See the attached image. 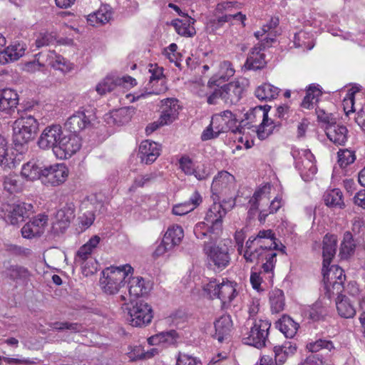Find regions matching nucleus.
<instances>
[{"mask_svg":"<svg viewBox=\"0 0 365 365\" xmlns=\"http://www.w3.org/2000/svg\"><path fill=\"white\" fill-rule=\"evenodd\" d=\"M43 168L44 165L41 166L36 163L29 162L23 165L21 173L27 180L32 181L41 180L42 181Z\"/></svg>","mask_w":365,"mask_h":365,"instance_id":"nucleus-28","label":"nucleus"},{"mask_svg":"<svg viewBox=\"0 0 365 365\" xmlns=\"http://www.w3.org/2000/svg\"><path fill=\"white\" fill-rule=\"evenodd\" d=\"M206 227L207 224L205 222H199L195 226L194 233L197 239L203 240L209 235L205 229Z\"/></svg>","mask_w":365,"mask_h":365,"instance_id":"nucleus-61","label":"nucleus"},{"mask_svg":"<svg viewBox=\"0 0 365 365\" xmlns=\"http://www.w3.org/2000/svg\"><path fill=\"white\" fill-rule=\"evenodd\" d=\"M275 326L286 338H293L299 327V324L287 314H284L276 322Z\"/></svg>","mask_w":365,"mask_h":365,"instance_id":"nucleus-23","label":"nucleus"},{"mask_svg":"<svg viewBox=\"0 0 365 365\" xmlns=\"http://www.w3.org/2000/svg\"><path fill=\"white\" fill-rule=\"evenodd\" d=\"M337 247V238L334 235L327 234L323 239L322 247V269H328L330 266L332 259L335 256Z\"/></svg>","mask_w":365,"mask_h":365,"instance_id":"nucleus-16","label":"nucleus"},{"mask_svg":"<svg viewBox=\"0 0 365 365\" xmlns=\"http://www.w3.org/2000/svg\"><path fill=\"white\" fill-rule=\"evenodd\" d=\"M7 153V142L6 139L0 135V165L6 168H11V164L14 165V163L11 158H8Z\"/></svg>","mask_w":365,"mask_h":365,"instance_id":"nucleus-40","label":"nucleus"},{"mask_svg":"<svg viewBox=\"0 0 365 365\" xmlns=\"http://www.w3.org/2000/svg\"><path fill=\"white\" fill-rule=\"evenodd\" d=\"M133 272V268L129 264L120 267H106L102 272L103 278L100 279L104 292L110 295L116 294L125 286V278Z\"/></svg>","mask_w":365,"mask_h":365,"instance_id":"nucleus-1","label":"nucleus"},{"mask_svg":"<svg viewBox=\"0 0 365 365\" xmlns=\"http://www.w3.org/2000/svg\"><path fill=\"white\" fill-rule=\"evenodd\" d=\"M322 95V91L314 85H310L306 91V96L304 97L301 106L309 109L313 104V101H319V97Z\"/></svg>","mask_w":365,"mask_h":365,"instance_id":"nucleus-35","label":"nucleus"},{"mask_svg":"<svg viewBox=\"0 0 365 365\" xmlns=\"http://www.w3.org/2000/svg\"><path fill=\"white\" fill-rule=\"evenodd\" d=\"M222 100L227 104H236L242 98L244 91L239 81H232L221 86Z\"/></svg>","mask_w":365,"mask_h":365,"instance_id":"nucleus-17","label":"nucleus"},{"mask_svg":"<svg viewBox=\"0 0 365 365\" xmlns=\"http://www.w3.org/2000/svg\"><path fill=\"white\" fill-rule=\"evenodd\" d=\"M194 210V207H190L189 202H185L174 205L172 210L173 214L175 215H184Z\"/></svg>","mask_w":365,"mask_h":365,"instance_id":"nucleus-55","label":"nucleus"},{"mask_svg":"<svg viewBox=\"0 0 365 365\" xmlns=\"http://www.w3.org/2000/svg\"><path fill=\"white\" fill-rule=\"evenodd\" d=\"M113 11L108 4H103L99 8L98 11L89 14L87 16L88 21H93V18L95 17L96 23H108L112 20Z\"/></svg>","mask_w":365,"mask_h":365,"instance_id":"nucleus-32","label":"nucleus"},{"mask_svg":"<svg viewBox=\"0 0 365 365\" xmlns=\"http://www.w3.org/2000/svg\"><path fill=\"white\" fill-rule=\"evenodd\" d=\"M236 286V282L230 281L219 284L217 298L221 300L222 304H225L227 301L230 303L236 297L237 295Z\"/></svg>","mask_w":365,"mask_h":365,"instance_id":"nucleus-26","label":"nucleus"},{"mask_svg":"<svg viewBox=\"0 0 365 365\" xmlns=\"http://www.w3.org/2000/svg\"><path fill=\"white\" fill-rule=\"evenodd\" d=\"M19 104V95L11 88L3 89L0 93V110L11 113Z\"/></svg>","mask_w":365,"mask_h":365,"instance_id":"nucleus-21","label":"nucleus"},{"mask_svg":"<svg viewBox=\"0 0 365 365\" xmlns=\"http://www.w3.org/2000/svg\"><path fill=\"white\" fill-rule=\"evenodd\" d=\"M226 201H223L222 203L220 204L219 207L223 210V215L221 214L220 211H218L219 217L212 220L213 215L216 217L215 212L210 209L208 212L207 213L205 220L207 221H210L212 225L208 226L207 225L206 230L209 235V239L207 242H212V244H215L220 235L222 232V217L226 213L227 207H225Z\"/></svg>","mask_w":365,"mask_h":365,"instance_id":"nucleus-12","label":"nucleus"},{"mask_svg":"<svg viewBox=\"0 0 365 365\" xmlns=\"http://www.w3.org/2000/svg\"><path fill=\"white\" fill-rule=\"evenodd\" d=\"M96 118L93 109H84L72 115L66 122L65 127L69 133L78 135L83 129L91 127Z\"/></svg>","mask_w":365,"mask_h":365,"instance_id":"nucleus-7","label":"nucleus"},{"mask_svg":"<svg viewBox=\"0 0 365 365\" xmlns=\"http://www.w3.org/2000/svg\"><path fill=\"white\" fill-rule=\"evenodd\" d=\"M68 170L63 163L44 165L42 183L46 186H58L68 177Z\"/></svg>","mask_w":365,"mask_h":365,"instance_id":"nucleus-8","label":"nucleus"},{"mask_svg":"<svg viewBox=\"0 0 365 365\" xmlns=\"http://www.w3.org/2000/svg\"><path fill=\"white\" fill-rule=\"evenodd\" d=\"M57 39V33L55 31L41 32L36 38L35 44L37 48L48 46Z\"/></svg>","mask_w":365,"mask_h":365,"instance_id":"nucleus-42","label":"nucleus"},{"mask_svg":"<svg viewBox=\"0 0 365 365\" xmlns=\"http://www.w3.org/2000/svg\"><path fill=\"white\" fill-rule=\"evenodd\" d=\"M222 130L215 131L212 128V121L211 123L205 129L201 135V140L202 141L208 140L210 139L217 138Z\"/></svg>","mask_w":365,"mask_h":365,"instance_id":"nucleus-53","label":"nucleus"},{"mask_svg":"<svg viewBox=\"0 0 365 365\" xmlns=\"http://www.w3.org/2000/svg\"><path fill=\"white\" fill-rule=\"evenodd\" d=\"M356 249V244L352 234L349 231L344 233L343 241L339 249V256L342 259H347L351 257Z\"/></svg>","mask_w":365,"mask_h":365,"instance_id":"nucleus-27","label":"nucleus"},{"mask_svg":"<svg viewBox=\"0 0 365 365\" xmlns=\"http://www.w3.org/2000/svg\"><path fill=\"white\" fill-rule=\"evenodd\" d=\"M264 60V54L258 56L249 55L245 62V67L249 70H259L263 68L266 65Z\"/></svg>","mask_w":365,"mask_h":365,"instance_id":"nucleus-38","label":"nucleus"},{"mask_svg":"<svg viewBox=\"0 0 365 365\" xmlns=\"http://www.w3.org/2000/svg\"><path fill=\"white\" fill-rule=\"evenodd\" d=\"M308 313L309 318L317 322L324 319V317L327 315V310L320 304L316 303L310 307Z\"/></svg>","mask_w":365,"mask_h":365,"instance_id":"nucleus-44","label":"nucleus"},{"mask_svg":"<svg viewBox=\"0 0 365 365\" xmlns=\"http://www.w3.org/2000/svg\"><path fill=\"white\" fill-rule=\"evenodd\" d=\"M1 274L12 282H21L24 284H27L31 275L26 267L19 264H10L6 267Z\"/></svg>","mask_w":365,"mask_h":365,"instance_id":"nucleus-14","label":"nucleus"},{"mask_svg":"<svg viewBox=\"0 0 365 365\" xmlns=\"http://www.w3.org/2000/svg\"><path fill=\"white\" fill-rule=\"evenodd\" d=\"M338 158V163L341 168H346L356 160L354 152L348 149L339 152Z\"/></svg>","mask_w":365,"mask_h":365,"instance_id":"nucleus-43","label":"nucleus"},{"mask_svg":"<svg viewBox=\"0 0 365 365\" xmlns=\"http://www.w3.org/2000/svg\"><path fill=\"white\" fill-rule=\"evenodd\" d=\"M100 241L101 237L98 235H94L86 244L82 245L76 253V262L83 264L88 258V256L91 255L93 250L99 244Z\"/></svg>","mask_w":365,"mask_h":365,"instance_id":"nucleus-25","label":"nucleus"},{"mask_svg":"<svg viewBox=\"0 0 365 365\" xmlns=\"http://www.w3.org/2000/svg\"><path fill=\"white\" fill-rule=\"evenodd\" d=\"M215 329L217 335V340L222 342L224 337L229 334L232 327V322L230 316H222L215 321Z\"/></svg>","mask_w":365,"mask_h":365,"instance_id":"nucleus-30","label":"nucleus"},{"mask_svg":"<svg viewBox=\"0 0 365 365\" xmlns=\"http://www.w3.org/2000/svg\"><path fill=\"white\" fill-rule=\"evenodd\" d=\"M76 207L72 202H66L56 212L53 229L56 232H64L75 218Z\"/></svg>","mask_w":365,"mask_h":365,"instance_id":"nucleus-10","label":"nucleus"},{"mask_svg":"<svg viewBox=\"0 0 365 365\" xmlns=\"http://www.w3.org/2000/svg\"><path fill=\"white\" fill-rule=\"evenodd\" d=\"M262 120L257 127V135L259 140H264L272 134L273 129L266 130V128L274 123V121L269 118L268 115H262Z\"/></svg>","mask_w":365,"mask_h":365,"instance_id":"nucleus-37","label":"nucleus"},{"mask_svg":"<svg viewBox=\"0 0 365 365\" xmlns=\"http://www.w3.org/2000/svg\"><path fill=\"white\" fill-rule=\"evenodd\" d=\"M262 118V113L259 111V107L255 106L251 108L246 113L244 114V118L240 121L239 125L235 130H233V133H242V130L245 128L250 129L254 125L252 123L258 121Z\"/></svg>","mask_w":365,"mask_h":365,"instance_id":"nucleus-24","label":"nucleus"},{"mask_svg":"<svg viewBox=\"0 0 365 365\" xmlns=\"http://www.w3.org/2000/svg\"><path fill=\"white\" fill-rule=\"evenodd\" d=\"M279 93V88L269 83H264L255 90V96L260 101H268L275 98Z\"/></svg>","mask_w":365,"mask_h":365,"instance_id":"nucleus-31","label":"nucleus"},{"mask_svg":"<svg viewBox=\"0 0 365 365\" xmlns=\"http://www.w3.org/2000/svg\"><path fill=\"white\" fill-rule=\"evenodd\" d=\"M237 4V2L232 1H222L217 4L216 6V11L222 12L223 11H227L225 15L222 16L218 19V23H225L230 21H240L244 23L246 20V16L241 12L232 13L229 12L234 5Z\"/></svg>","mask_w":365,"mask_h":365,"instance_id":"nucleus-19","label":"nucleus"},{"mask_svg":"<svg viewBox=\"0 0 365 365\" xmlns=\"http://www.w3.org/2000/svg\"><path fill=\"white\" fill-rule=\"evenodd\" d=\"M42 232V230H38V228L34 227L32 224H30L29 222L25 224L21 228L22 237L26 239L40 237Z\"/></svg>","mask_w":365,"mask_h":365,"instance_id":"nucleus-47","label":"nucleus"},{"mask_svg":"<svg viewBox=\"0 0 365 365\" xmlns=\"http://www.w3.org/2000/svg\"><path fill=\"white\" fill-rule=\"evenodd\" d=\"M161 145L149 140H143L139 146L138 155L142 163L152 164L160 154Z\"/></svg>","mask_w":365,"mask_h":365,"instance_id":"nucleus-13","label":"nucleus"},{"mask_svg":"<svg viewBox=\"0 0 365 365\" xmlns=\"http://www.w3.org/2000/svg\"><path fill=\"white\" fill-rule=\"evenodd\" d=\"M133 107H123L106 115V121L108 124L120 126L128 123L134 113Z\"/></svg>","mask_w":365,"mask_h":365,"instance_id":"nucleus-18","label":"nucleus"},{"mask_svg":"<svg viewBox=\"0 0 365 365\" xmlns=\"http://www.w3.org/2000/svg\"><path fill=\"white\" fill-rule=\"evenodd\" d=\"M132 307L128 308V317L126 318L129 324L136 327H145L150 324L153 318V312L151 306L143 300L134 303L130 299Z\"/></svg>","mask_w":365,"mask_h":365,"instance_id":"nucleus-3","label":"nucleus"},{"mask_svg":"<svg viewBox=\"0 0 365 365\" xmlns=\"http://www.w3.org/2000/svg\"><path fill=\"white\" fill-rule=\"evenodd\" d=\"M38 129L37 120L31 115L21 116L15 120L12 140L14 148L19 151L24 145L34 139Z\"/></svg>","mask_w":365,"mask_h":365,"instance_id":"nucleus-2","label":"nucleus"},{"mask_svg":"<svg viewBox=\"0 0 365 365\" xmlns=\"http://www.w3.org/2000/svg\"><path fill=\"white\" fill-rule=\"evenodd\" d=\"M81 148V138L78 135L63 133L58 145L54 150L55 155L60 159H68Z\"/></svg>","mask_w":365,"mask_h":365,"instance_id":"nucleus-5","label":"nucleus"},{"mask_svg":"<svg viewBox=\"0 0 365 365\" xmlns=\"http://www.w3.org/2000/svg\"><path fill=\"white\" fill-rule=\"evenodd\" d=\"M307 348L310 352L314 354L318 352L322 349L331 351L334 347L331 341L319 339L314 342L308 344L307 345Z\"/></svg>","mask_w":365,"mask_h":365,"instance_id":"nucleus-41","label":"nucleus"},{"mask_svg":"<svg viewBox=\"0 0 365 365\" xmlns=\"http://www.w3.org/2000/svg\"><path fill=\"white\" fill-rule=\"evenodd\" d=\"M201 364L200 360L187 354L179 353L176 365H198Z\"/></svg>","mask_w":365,"mask_h":365,"instance_id":"nucleus-49","label":"nucleus"},{"mask_svg":"<svg viewBox=\"0 0 365 365\" xmlns=\"http://www.w3.org/2000/svg\"><path fill=\"white\" fill-rule=\"evenodd\" d=\"M32 209L33 205L26 202L9 204L6 208L8 214L5 217L6 221L12 225H16L29 217Z\"/></svg>","mask_w":365,"mask_h":365,"instance_id":"nucleus-11","label":"nucleus"},{"mask_svg":"<svg viewBox=\"0 0 365 365\" xmlns=\"http://www.w3.org/2000/svg\"><path fill=\"white\" fill-rule=\"evenodd\" d=\"M355 205L365 209V189L361 190L354 197Z\"/></svg>","mask_w":365,"mask_h":365,"instance_id":"nucleus-64","label":"nucleus"},{"mask_svg":"<svg viewBox=\"0 0 365 365\" xmlns=\"http://www.w3.org/2000/svg\"><path fill=\"white\" fill-rule=\"evenodd\" d=\"M48 216L46 215H38L36 217L34 218L33 220L29 221L30 224H32L34 227L38 228L41 230L48 222Z\"/></svg>","mask_w":365,"mask_h":365,"instance_id":"nucleus-62","label":"nucleus"},{"mask_svg":"<svg viewBox=\"0 0 365 365\" xmlns=\"http://www.w3.org/2000/svg\"><path fill=\"white\" fill-rule=\"evenodd\" d=\"M325 133L327 138L336 145H344L347 140L348 130L344 125H336V120L327 125Z\"/></svg>","mask_w":365,"mask_h":365,"instance_id":"nucleus-20","label":"nucleus"},{"mask_svg":"<svg viewBox=\"0 0 365 365\" xmlns=\"http://www.w3.org/2000/svg\"><path fill=\"white\" fill-rule=\"evenodd\" d=\"M336 305L339 314L344 318H352L356 314L355 309L344 294L337 296Z\"/></svg>","mask_w":365,"mask_h":365,"instance_id":"nucleus-29","label":"nucleus"},{"mask_svg":"<svg viewBox=\"0 0 365 365\" xmlns=\"http://www.w3.org/2000/svg\"><path fill=\"white\" fill-rule=\"evenodd\" d=\"M325 205L328 207H339L342 208L344 206L343 202L342 193L337 189L332 190L331 192L324 195Z\"/></svg>","mask_w":365,"mask_h":365,"instance_id":"nucleus-36","label":"nucleus"},{"mask_svg":"<svg viewBox=\"0 0 365 365\" xmlns=\"http://www.w3.org/2000/svg\"><path fill=\"white\" fill-rule=\"evenodd\" d=\"M203 251L207 257L208 265L214 266V270L222 271L229 266L231 258L230 250L226 245L217 246L212 242H205Z\"/></svg>","mask_w":365,"mask_h":365,"instance_id":"nucleus-4","label":"nucleus"},{"mask_svg":"<svg viewBox=\"0 0 365 365\" xmlns=\"http://www.w3.org/2000/svg\"><path fill=\"white\" fill-rule=\"evenodd\" d=\"M263 255V246L260 245L259 248L255 249L254 251H249L246 250L244 254V257L247 262H252L254 259H257L258 261L260 259V256Z\"/></svg>","mask_w":365,"mask_h":365,"instance_id":"nucleus-54","label":"nucleus"},{"mask_svg":"<svg viewBox=\"0 0 365 365\" xmlns=\"http://www.w3.org/2000/svg\"><path fill=\"white\" fill-rule=\"evenodd\" d=\"M24 46L20 43L10 45L3 51L0 49V64L4 65L19 60L24 54Z\"/></svg>","mask_w":365,"mask_h":365,"instance_id":"nucleus-22","label":"nucleus"},{"mask_svg":"<svg viewBox=\"0 0 365 365\" xmlns=\"http://www.w3.org/2000/svg\"><path fill=\"white\" fill-rule=\"evenodd\" d=\"M128 287L130 297L137 299L148 294L152 289V284L142 277H133L129 278Z\"/></svg>","mask_w":365,"mask_h":365,"instance_id":"nucleus-15","label":"nucleus"},{"mask_svg":"<svg viewBox=\"0 0 365 365\" xmlns=\"http://www.w3.org/2000/svg\"><path fill=\"white\" fill-rule=\"evenodd\" d=\"M175 27L176 32L185 37H192L196 34L193 24H171Z\"/></svg>","mask_w":365,"mask_h":365,"instance_id":"nucleus-45","label":"nucleus"},{"mask_svg":"<svg viewBox=\"0 0 365 365\" xmlns=\"http://www.w3.org/2000/svg\"><path fill=\"white\" fill-rule=\"evenodd\" d=\"M167 232H170V236L174 240V243H177L178 245L180 243L184 236L182 228L178 225L173 228H169Z\"/></svg>","mask_w":365,"mask_h":365,"instance_id":"nucleus-58","label":"nucleus"},{"mask_svg":"<svg viewBox=\"0 0 365 365\" xmlns=\"http://www.w3.org/2000/svg\"><path fill=\"white\" fill-rule=\"evenodd\" d=\"M322 273L323 275V282H324V289L325 290L324 294L328 299H331L334 294V291H332V288L330 287V284H331L329 282L328 270H322Z\"/></svg>","mask_w":365,"mask_h":365,"instance_id":"nucleus-56","label":"nucleus"},{"mask_svg":"<svg viewBox=\"0 0 365 365\" xmlns=\"http://www.w3.org/2000/svg\"><path fill=\"white\" fill-rule=\"evenodd\" d=\"M63 133L62 128L59 124H52L46 126L38 139L37 144L38 147L42 150L52 149L54 153Z\"/></svg>","mask_w":365,"mask_h":365,"instance_id":"nucleus-9","label":"nucleus"},{"mask_svg":"<svg viewBox=\"0 0 365 365\" xmlns=\"http://www.w3.org/2000/svg\"><path fill=\"white\" fill-rule=\"evenodd\" d=\"M157 334L160 344H173L176 341V339L178 337V334L174 329L162 331Z\"/></svg>","mask_w":365,"mask_h":365,"instance_id":"nucleus-46","label":"nucleus"},{"mask_svg":"<svg viewBox=\"0 0 365 365\" xmlns=\"http://www.w3.org/2000/svg\"><path fill=\"white\" fill-rule=\"evenodd\" d=\"M325 270H328L329 276L331 274V279L334 278L337 281H345L346 279L344 270L339 265H331V267L329 266L328 269H325Z\"/></svg>","mask_w":365,"mask_h":365,"instance_id":"nucleus-50","label":"nucleus"},{"mask_svg":"<svg viewBox=\"0 0 365 365\" xmlns=\"http://www.w3.org/2000/svg\"><path fill=\"white\" fill-rule=\"evenodd\" d=\"M225 77L221 76L219 78H215L214 76L210 78V79L208 81L207 86L210 88H212L213 86H217V88H215L212 93L207 96V102L210 105H214L216 103V99L217 98H222V88L220 86V84L225 81Z\"/></svg>","mask_w":365,"mask_h":365,"instance_id":"nucleus-33","label":"nucleus"},{"mask_svg":"<svg viewBox=\"0 0 365 365\" xmlns=\"http://www.w3.org/2000/svg\"><path fill=\"white\" fill-rule=\"evenodd\" d=\"M277 253L272 251V246L264 247L263 246V255L260 256V258H264L266 262L272 264L274 266L276 262Z\"/></svg>","mask_w":365,"mask_h":365,"instance_id":"nucleus-59","label":"nucleus"},{"mask_svg":"<svg viewBox=\"0 0 365 365\" xmlns=\"http://www.w3.org/2000/svg\"><path fill=\"white\" fill-rule=\"evenodd\" d=\"M274 364L275 365H282L283 364L288 356V354L282 351V348H279V346H275L274 347Z\"/></svg>","mask_w":365,"mask_h":365,"instance_id":"nucleus-57","label":"nucleus"},{"mask_svg":"<svg viewBox=\"0 0 365 365\" xmlns=\"http://www.w3.org/2000/svg\"><path fill=\"white\" fill-rule=\"evenodd\" d=\"M270 327L271 322L268 320L255 321L250 329L249 336L243 339L244 343L257 349L264 347Z\"/></svg>","mask_w":365,"mask_h":365,"instance_id":"nucleus-6","label":"nucleus"},{"mask_svg":"<svg viewBox=\"0 0 365 365\" xmlns=\"http://www.w3.org/2000/svg\"><path fill=\"white\" fill-rule=\"evenodd\" d=\"M156 178L155 173H151L144 175H140L134 180L131 188H136L138 187H143L145 184L155 180Z\"/></svg>","mask_w":365,"mask_h":365,"instance_id":"nucleus-51","label":"nucleus"},{"mask_svg":"<svg viewBox=\"0 0 365 365\" xmlns=\"http://www.w3.org/2000/svg\"><path fill=\"white\" fill-rule=\"evenodd\" d=\"M117 86L116 78L106 77L96 86V90L100 95H104L113 91Z\"/></svg>","mask_w":365,"mask_h":365,"instance_id":"nucleus-39","label":"nucleus"},{"mask_svg":"<svg viewBox=\"0 0 365 365\" xmlns=\"http://www.w3.org/2000/svg\"><path fill=\"white\" fill-rule=\"evenodd\" d=\"M219 284L217 283L216 279L210 281L209 283L203 286V292L207 294L210 299L217 298Z\"/></svg>","mask_w":365,"mask_h":365,"instance_id":"nucleus-48","label":"nucleus"},{"mask_svg":"<svg viewBox=\"0 0 365 365\" xmlns=\"http://www.w3.org/2000/svg\"><path fill=\"white\" fill-rule=\"evenodd\" d=\"M271 309L273 312L279 313L284 308V296L282 290L275 289L269 294Z\"/></svg>","mask_w":365,"mask_h":365,"instance_id":"nucleus-34","label":"nucleus"},{"mask_svg":"<svg viewBox=\"0 0 365 365\" xmlns=\"http://www.w3.org/2000/svg\"><path fill=\"white\" fill-rule=\"evenodd\" d=\"M301 365H322V356L319 354H312L306 358Z\"/></svg>","mask_w":365,"mask_h":365,"instance_id":"nucleus-63","label":"nucleus"},{"mask_svg":"<svg viewBox=\"0 0 365 365\" xmlns=\"http://www.w3.org/2000/svg\"><path fill=\"white\" fill-rule=\"evenodd\" d=\"M180 168L187 175L194 174L195 170L192 168V160L188 156H182L179 160Z\"/></svg>","mask_w":365,"mask_h":365,"instance_id":"nucleus-52","label":"nucleus"},{"mask_svg":"<svg viewBox=\"0 0 365 365\" xmlns=\"http://www.w3.org/2000/svg\"><path fill=\"white\" fill-rule=\"evenodd\" d=\"M316 113L318 120L327 123V125H330L333 121H335V119L332 117V114L326 113L323 109H317Z\"/></svg>","mask_w":365,"mask_h":365,"instance_id":"nucleus-60","label":"nucleus"}]
</instances>
